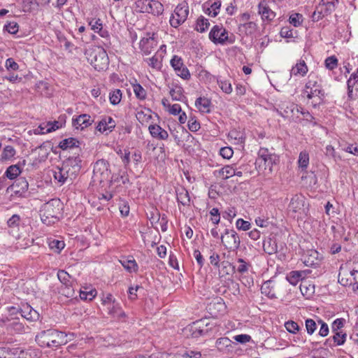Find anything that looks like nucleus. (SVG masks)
<instances>
[{"mask_svg":"<svg viewBox=\"0 0 358 358\" xmlns=\"http://www.w3.org/2000/svg\"><path fill=\"white\" fill-rule=\"evenodd\" d=\"M188 128L192 132H196L200 129V124L194 118H191L188 121Z\"/></svg>","mask_w":358,"mask_h":358,"instance_id":"338daca9","label":"nucleus"},{"mask_svg":"<svg viewBox=\"0 0 358 358\" xmlns=\"http://www.w3.org/2000/svg\"><path fill=\"white\" fill-rule=\"evenodd\" d=\"M303 15L300 13H293L289 16V23L293 26L297 27H299L303 22Z\"/></svg>","mask_w":358,"mask_h":358,"instance_id":"a18cd8bd","label":"nucleus"},{"mask_svg":"<svg viewBox=\"0 0 358 358\" xmlns=\"http://www.w3.org/2000/svg\"><path fill=\"white\" fill-rule=\"evenodd\" d=\"M196 106L202 113H210V101L206 97H199L195 101Z\"/></svg>","mask_w":358,"mask_h":358,"instance_id":"393cba45","label":"nucleus"},{"mask_svg":"<svg viewBox=\"0 0 358 358\" xmlns=\"http://www.w3.org/2000/svg\"><path fill=\"white\" fill-rule=\"evenodd\" d=\"M8 328L10 331L17 334H22L25 331L24 324L19 321H13L8 324Z\"/></svg>","mask_w":358,"mask_h":358,"instance_id":"e433bc0d","label":"nucleus"},{"mask_svg":"<svg viewBox=\"0 0 358 358\" xmlns=\"http://www.w3.org/2000/svg\"><path fill=\"white\" fill-rule=\"evenodd\" d=\"M54 178L57 180L61 185L64 184L66 182H69L67 178H66L65 174H64V171L62 167H57L56 170L54 172Z\"/></svg>","mask_w":358,"mask_h":358,"instance_id":"a19ab883","label":"nucleus"},{"mask_svg":"<svg viewBox=\"0 0 358 358\" xmlns=\"http://www.w3.org/2000/svg\"><path fill=\"white\" fill-rule=\"evenodd\" d=\"M189 15V6L186 1L179 3L174 10L170 18V24L173 27H178L182 24L187 18Z\"/></svg>","mask_w":358,"mask_h":358,"instance_id":"1a4fd4ad","label":"nucleus"},{"mask_svg":"<svg viewBox=\"0 0 358 358\" xmlns=\"http://www.w3.org/2000/svg\"><path fill=\"white\" fill-rule=\"evenodd\" d=\"M262 293L270 299L276 298V291L273 280H267L261 287Z\"/></svg>","mask_w":358,"mask_h":358,"instance_id":"412c9836","label":"nucleus"},{"mask_svg":"<svg viewBox=\"0 0 358 358\" xmlns=\"http://www.w3.org/2000/svg\"><path fill=\"white\" fill-rule=\"evenodd\" d=\"M236 226L238 229H241L243 231L249 230L250 228V223L248 221H245L241 218H239L236 220Z\"/></svg>","mask_w":358,"mask_h":358,"instance_id":"13d9d810","label":"nucleus"},{"mask_svg":"<svg viewBox=\"0 0 358 358\" xmlns=\"http://www.w3.org/2000/svg\"><path fill=\"white\" fill-rule=\"evenodd\" d=\"M348 96L350 99H355L358 97V79L350 76L347 82Z\"/></svg>","mask_w":358,"mask_h":358,"instance_id":"6ab92c4d","label":"nucleus"},{"mask_svg":"<svg viewBox=\"0 0 358 358\" xmlns=\"http://www.w3.org/2000/svg\"><path fill=\"white\" fill-rule=\"evenodd\" d=\"M318 252L316 250H310L308 252V255L304 257L303 263L307 266H311L317 264L316 261L317 260Z\"/></svg>","mask_w":358,"mask_h":358,"instance_id":"c756f323","label":"nucleus"},{"mask_svg":"<svg viewBox=\"0 0 358 358\" xmlns=\"http://www.w3.org/2000/svg\"><path fill=\"white\" fill-rule=\"evenodd\" d=\"M210 215L211 216V221L213 224H217L220 220V215L219 213V210L217 208H213L210 211Z\"/></svg>","mask_w":358,"mask_h":358,"instance_id":"052dcab7","label":"nucleus"},{"mask_svg":"<svg viewBox=\"0 0 358 358\" xmlns=\"http://www.w3.org/2000/svg\"><path fill=\"white\" fill-rule=\"evenodd\" d=\"M64 246L65 244L63 241L53 239L49 242L50 248L57 253H59Z\"/></svg>","mask_w":358,"mask_h":358,"instance_id":"58836bf2","label":"nucleus"},{"mask_svg":"<svg viewBox=\"0 0 358 358\" xmlns=\"http://www.w3.org/2000/svg\"><path fill=\"white\" fill-rule=\"evenodd\" d=\"M145 62L150 67L156 70H160L162 66V57L156 55L150 58L146 59Z\"/></svg>","mask_w":358,"mask_h":358,"instance_id":"72a5a7b5","label":"nucleus"},{"mask_svg":"<svg viewBox=\"0 0 358 358\" xmlns=\"http://www.w3.org/2000/svg\"><path fill=\"white\" fill-rule=\"evenodd\" d=\"M325 67L329 70H334L338 66V59L335 56L327 57L324 61Z\"/></svg>","mask_w":358,"mask_h":358,"instance_id":"de8ad7c7","label":"nucleus"},{"mask_svg":"<svg viewBox=\"0 0 358 358\" xmlns=\"http://www.w3.org/2000/svg\"><path fill=\"white\" fill-rule=\"evenodd\" d=\"M326 155L331 157L335 162L341 160V157L336 154L334 147L331 145L326 147Z\"/></svg>","mask_w":358,"mask_h":358,"instance_id":"bf43d9fd","label":"nucleus"},{"mask_svg":"<svg viewBox=\"0 0 358 358\" xmlns=\"http://www.w3.org/2000/svg\"><path fill=\"white\" fill-rule=\"evenodd\" d=\"M39 353L38 351L36 352L34 350H22L20 352V358H38Z\"/></svg>","mask_w":358,"mask_h":358,"instance_id":"3c124183","label":"nucleus"},{"mask_svg":"<svg viewBox=\"0 0 358 358\" xmlns=\"http://www.w3.org/2000/svg\"><path fill=\"white\" fill-rule=\"evenodd\" d=\"M170 63L178 76L185 80H188L190 78L189 71L184 65L181 57L174 55L171 59Z\"/></svg>","mask_w":358,"mask_h":358,"instance_id":"f8f14e48","label":"nucleus"},{"mask_svg":"<svg viewBox=\"0 0 358 358\" xmlns=\"http://www.w3.org/2000/svg\"><path fill=\"white\" fill-rule=\"evenodd\" d=\"M85 55L87 61L94 69L100 71L108 68L109 59L106 51L100 46H95L86 50Z\"/></svg>","mask_w":358,"mask_h":358,"instance_id":"f03ea898","label":"nucleus"},{"mask_svg":"<svg viewBox=\"0 0 358 358\" xmlns=\"http://www.w3.org/2000/svg\"><path fill=\"white\" fill-rule=\"evenodd\" d=\"M59 206L60 202L57 199H52L43 206L40 215L44 224H50L58 219V215L60 213Z\"/></svg>","mask_w":358,"mask_h":358,"instance_id":"20e7f679","label":"nucleus"},{"mask_svg":"<svg viewBox=\"0 0 358 358\" xmlns=\"http://www.w3.org/2000/svg\"><path fill=\"white\" fill-rule=\"evenodd\" d=\"M220 176L224 180H227L235 175V169L231 166H224L219 171Z\"/></svg>","mask_w":358,"mask_h":358,"instance_id":"c9c22d12","label":"nucleus"},{"mask_svg":"<svg viewBox=\"0 0 358 358\" xmlns=\"http://www.w3.org/2000/svg\"><path fill=\"white\" fill-rule=\"evenodd\" d=\"M122 266L129 272L136 271L138 265L135 259L131 257L129 259L120 260Z\"/></svg>","mask_w":358,"mask_h":358,"instance_id":"cd10ccee","label":"nucleus"},{"mask_svg":"<svg viewBox=\"0 0 358 358\" xmlns=\"http://www.w3.org/2000/svg\"><path fill=\"white\" fill-rule=\"evenodd\" d=\"M216 325L214 322L210 321L208 318H203L193 322L189 326V331L192 332L193 337H199L208 334L212 331Z\"/></svg>","mask_w":358,"mask_h":358,"instance_id":"0eeeda50","label":"nucleus"},{"mask_svg":"<svg viewBox=\"0 0 358 358\" xmlns=\"http://www.w3.org/2000/svg\"><path fill=\"white\" fill-rule=\"evenodd\" d=\"M304 204V198L301 195L294 196L289 203V209L294 213L302 208Z\"/></svg>","mask_w":358,"mask_h":358,"instance_id":"4be33fe9","label":"nucleus"},{"mask_svg":"<svg viewBox=\"0 0 358 358\" xmlns=\"http://www.w3.org/2000/svg\"><path fill=\"white\" fill-rule=\"evenodd\" d=\"M109 164L104 159H99L96 162L93 169L92 179L94 182L102 183L110 178V171L108 169Z\"/></svg>","mask_w":358,"mask_h":358,"instance_id":"6e6552de","label":"nucleus"},{"mask_svg":"<svg viewBox=\"0 0 358 358\" xmlns=\"http://www.w3.org/2000/svg\"><path fill=\"white\" fill-rule=\"evenodd\" d=\"M35 340L41 347L49 348H57L67 342L66 334L52 329L41 331L36 336Z\"/></svg>","mask_w":358,"mask_h":358,"instance_id":"f257e3e1","label":"nucleus"},{"mask_svg":"<svg viewBox=\"0 0 358 358\" xmlns=\"http://www.w3.org/2000/svg\"><path fill=\"white\" fill-rule=\"evenodd\" d=\"M258 13L263 20L271 21L275 17V13L267 6L265 1H262L258 5Z\"/></svg>","mask_w":358,"mask_h":358,"instance_id":"dca6fc26","label":"nucleus"},{"mask_svg":"<svg viewBox=\"0 0 358 358\" xmlns=\"http://www.w3.org/2000/svg\"><path fill=\"white\" fill-rule=\"evenodd\" d=\"M59 293L67 298H71L74 296V289L71 285H62L59 288Z\"/></svg>","mask_w":358,"mask_h":358,"instance_id":"49530a36","label":"nucleus"},{"mask_svg":"<svg viewBox=\"0 0 358 358\" xmlns=\"http://www.w3.org/2000/svg\"><path fill=\"white\" fill-rule=\"evenodd\" d=\"M122 99V92L120 90H115L110 93L109 99L113 105L118 104Z\"/></svg>","mask_w":358,"mask_h":358,"instance_id":"c03bdc74","label":"nucleus"},{"mask_svg":"<svg viewBox=\"0 0 358 358\" xmlns=\"http://www.w3.org/2000/svg\"><path fill=\"white\" fill-rule=\"evenodd\" d=\"M153 43L154 39L151 37L143 38L141 40L140 48L145 55H148L150 53L151 50L150 48L153 44Z\"/></svg>","mask_w":358,"mask_h":358,"instance_id":"2f4dec72","label":"nucleus"},{"mask_svg":"<svg viewBox=\"0 0 358 358\" xmlns=\"http://www.w3.org/2000/svg\"><path fill=\"white\" fill-rule=\"evenodd\" d=\"M57 277H58V279L59 280V281L61 282V283L62 284V285H71V275L65 271H64V270L59 271L57 273Z\"/></svg>","mask_w":358,"mask_h":358,"instance_id":"ea45409f","label":"nucleus"},{"mask_svg":"<svg viewBox=\"0 0 358 358\" xmlns=\"http://www.w3.org/2000/svg\"><path fill=\"white\" fill-rule=\"evenodd\" d=\"M94 122L90 115L88 114H82L76 119L73 120V125L76 129H80L81 130L90 126Z\"/></svg>","mask_w":358,"mask_h":358,"instance_id":"f3484780","label":"nucleus"},{"mask_svg":"<svg viewBox=\"0 0 358 358\" xmlns=\"http://www.w3.org/2000/svg\"><path fill=\"white\" fill-rule=\"evenodd\" d=\"M133 90L136 96V97L139 99H145L146 97V91L140 84H134L133 85Z\"/></svg>","mask_w":358,"mask_h":358,"instance_id":"79ce46f5","label":"nucleus"},{"mask_svg":"<svg viewBox=\"0 0 358 358\" xmlns=\"http://www.w3.org/2000/svg\"><path fill=\"white\" fill-rule=\"evenodd\" d=\"M285 327L287 331L291 334H296L299 330V326L296 322L289 320L285 323Z\"/></svg>","mask_w":358,"mask_h":358,"instance_id":"8fccbe9b","label":"nucleus"},{"mask_svg":"<svg viewBox=\"0 0 358 358\" xmlns=\"http://www.w3.org/2000/svg\"><path fill=\"white\" fill-rule=\"evenodd\" d=\"M303 271H294L290 272L287 279L290 284L296 285L303 278Z\"/></svg>","mask_w":358,"mask_h":358,"instance_id":"f704fd0d","label":"nucleus"},{"mask_svg":"<svg viewBox=\"0 0 358 358\" xmlns=\"http://www.w3.org/2000/svg\"><path fill=\"white\" fill-rule=\"evenodd\" d=\"M263 248L264 252L268 255L275 254L278 250L276 241L271 238H266L264 241Z\"/></svg>","mask_w":358,"mask_h":358,"instance_id":"b1692460","label":"nucleus"},{"mask_svg":"<svg viewBox=\"0 0 358 358\" xmlns=\"http://www.w3.org/2000/svg\"><path fill=\"white\" fill-rule=\"evenodd\" d=\"M21 173V170L17 164L8 166L4 173V176L10 180L16 178Z\"/></svg>","mask_w":358,"mask_h":358,"instance_id":"c85d7f7f","label":"nucleus"},{"mask_svg":"<svg viewBox=\"0 0 358 358\" xmlns=\"http://www.w3.org/2000/svg\"><path fill=\"white\" fill-rule=\"evenodd\" d=\"M89 24L91 27V29L94 32H98L99 31H101V29L103 27L101 21L100 19H92L90 21Z\"/></svg>","mask_w":358,"mask_h":358,"instance_id":"4d7b16f0","label":"nucleus"},{"mask_svg":"<svg viewBox=\"0 0 358 358\" xmlns=\"http://www.w3.org/2000/svg\"><path fill=\"white\" fill-rule=\"evenodd\" d=\"M221 241L224 248L229 251H236L241 243L240 238L234 229H225L221 236Z\"/></svg>","mask_w":358,"mask_h":358,"instance_id":"9d476101","label":"nucleus"},{"mask_svg":"<svg viewBox=\"0 0 358 358\" xmlns=\"http://www.w3.org/2000/svg\"><path fill=\"white\" fill-rule=\"evenodd\" d=\"M332 338L334 340V343H336V345H341L345 341L346 334H341V332H336L332 336Z\"/></svg>","mask_w":358,"mask_h":358,"instance_id":"864d4df0","label":"nucleus"},{"mask_svg":"<svg viewBox=\"0 0 358 358\" xmlns=\"http://www.w3.org/2000/svg\"><path fill=\"white\" fill-rule=\"evenodd\" d=\"M279 161V157L274 153H271L267 148H262L259 150L258 157L255 165L259 171H266L271 173L273 171V165Z\"/></svg>","mask_w":358,"mask_h":358,"instance_id":"7ed1b4c3","label":"nucleus"},{"mask_svg":"<svg viewBox=\"0 0 358 358\" xmlns=\"http://www.w3.org/2000/svg\"><path fill=\"white\" fill-rule=\"evenodd\" d=\"M298 163L301 169H306L309 164V155L306 152H301L299 156Z\"/></svg>","mask_w":358,"mask_h":358,"instance_id":"37998d69","label":"nucleus"},{"mask_svg":"<svg viewBox=\"0 0 358 358\" xmlns=\"http://www.w3.org/2000/svg\"><path fill=\"white\" fill-rule=\"evenodd\" d=\"M177 200L183 206H189L190 203V197L187 190L182 189L177 194Z\"/></svg>","mask_w":358,"mask_h":358,"instance_id":"4c0bfd02","label":"nucleus"},{"mask_svg":"<svg viewBox=\"0 0 358 358\" xmlns=\"http://www.w3.org/2000/svg\"><path fill=\"white\" fill-rule=\"evenodd\" d=\"M256 29L257 24L254 22L241 23L238 26L239 31L244 33L246 35L252 34Z\"/></svg>","mask_w":358,"mask_h":358,"instance_id":"bb28decb","label":"nucleus"},{"mask_svg":"<svg viewBox=\"0 0 358 358\" xmlns=\"http://www.w3.org/2000/svg\"><path fill=\"white\" fill-rule=\"evenodd\" d=\"M338 3V0H321L318 5V12L322 13L324 16L330 15L334 11Z\"/></svg>","mask_w":358,"mask_h":358,"instance_id":"2eb2a0df","label":"nucleus"},{"mask_svg":"<svg viewBox=\"0 0 358 358\" xmlns=\"http://www.w3.org/2000/svg\"><path fill=\"white\" fill-rule=\"evenodd\" d=\"M64 174L72 182L81 169V159L78 157H71L66 159L62 165Z\"/></svg>","mask_w":358,"mask_h":358,"instance_id":"39448f33","label":"nucleus"},{"mask_svg":"<svg viewBox=\"0 0 358 358\" xmlns=\"http://www.w3.org/2000/svg\"><path fill=\"white\" fill-rule=\"evenodd\" d=\"M29 183L25 178H17L11 185L8 188L13 192L15 194L22 195L28 189Z\"/></svg>","mask_w":358,"mask_h":358,"instance_id":"ddd939ff","label":"nucleus"},{"mask_svg":"<svg viewBox=\"0 0 358 358\" xmlns=\"http://www.w3.org/2000/svg\"><path fill=\"white\" fill-rule=\"evenodd\" d=\"M222 271L227 275L231 274L235 271V267L229 262H222L221 263Z\"/></svg>","mask_w":358,"mask_h":358,"instance_id":"603ef678","label":"nucleus"},{"mask_svg":"<svg viewBox=\"0 0 358 358\" xmlns=\"http://www.w3.org/2000/svg\"><path fill=\"white\" fill-rule=\"evenodd\" d=\"M233 150L229 147L222 148L220 150V155L224 159H230L233 155Z\"/></svg>","mask_w":358,"mask_h":358,"instance_id":"0e129e2a","label":"nucleus"},{"mask_svg":"<svg viewBox=\"0 0 358 358\" xmlns=\"http://www.w3.org/2000/svg\"><path fill=\"white\" fill-rule=\"evenodd\" d=\"M209 38L215 44H224L226 42L233 43L232 40L229 39L228 32L222 25H215L209 33Z\"/></svg>","mask_w":358,"mask_h":358,"instance_id":"9b49d317","label":"nucleus"},{"mask_svg":"<svg viewBox=\"0 0 358 358\" xmlns=\"http://www.w3.org/2000/svg\"><path fill=\"white\" fill-rule=\"evenodd\" d=\"M308 72V67L303 60H300L296 64L292 67L291 70V76H303Z\"/></svg>","mask_w":358,"mask_h":358,"instance_id":"5701e85b","label":"nucleus"},{"mask_svg":"<svg viewBox=\"0 0 358 358\" xmlns=\"http://www.w3.org/2000/svg\"><path fill=\"white\" fill-rule=\"evenodd\" d=\"M5 66L8 71H16L19 69V65L14 61L13 58H8L6 59Z\"/></svg>","mask_w":358,"mask_h":358,"instance_id":"69168bd1","label":"nucleus"},{"mask_svg":"<svg viewBox=\"0 0 358 358\" xmlns=\"http://www.w3.org/2000/svg\"><path fill=\"white\" fill-rule=\"evenodd\" d=\"M170 95L173 100L181 101L182 95V88L180 87H176L170 90Z\"/></svg>","mask_w":358,"mask_h":358,"instance_id":"09e8293b","label":"nucleus"},{"mask_svg":"<svg viewBox=\"0 0 358 358\" xmlns=\"http://www.w3.org/2000/svg\"><path fill=\"white\" fill-rule=\"evenodd\" d=\"M151 136L154 138L166 140L169 137L167 131L157 124H151L148 127Z\"/></svg>","mask_w":358,"mask_h":358,"instance_id":"aec40b11","label":"nucleus"},{"mask_svg":"<svg viewBox=\"0 0 358 358\" xmlns=\"http://www.w3.org/2000/svg\"><path fill=\"white\" fill-rule=\"evenodd\" d=\"M16 151L14 148L11 145H6L0 156V162L3 163L5 162L10 160L15 155Z\"/></svg>","mask_w":358,"mask_h":358,"instance_id":"a878e982","label":"nucleus"},{"mask_svg":"<svg viewBox=\"0 0 358 358\" xmlns=\"http://www.w3.org/2000/svg\"><path fill=\"white\" fill-rule=\"evenodd\" d=\"M136 10L140 13H152L159 15L164 11V6L156 0H138L136 3Z\"/></svg>","mask_w":358,"mask_h":358,"instance_id":"423d86ee","label":"nucleus"},{"mask_svg":"<svg viewBox=\"0 0 358 358\" xmlns=\"http://www.w3.org/2000/svg\"><path fill=\"white\" fill-rule=\"evenodd\" d=\"M96 295L95 289L90 290V292L80 291V298L82 300H92Z\"/></svg>","mask_w":358,"mask_h":358,"instance_id":"5fc2aeb1","label":"nucleus"},{"mask_svg":"<svg viewBox=\"0 0 358 358\" xmlns=\"http://www.w3.org/2000/svg\"><path fill=\"white\" fill-rule=\"evenodd\" d=\"M20 217L18 215H13L7 222L8 227H16L19 225Z\"/></svg>","mask_w":358,"mask_h":358,"instance_id":"774afa93","label":"nucleus"},{"mask_svg":"<svg viewBox=\"0 0 358 358\" xmlns=\"http://www.w3.org/2000/svg\"><path fill=\"white\" fill-rule=\"evenodd\" d=\"M209 6L213 10L212 17H216L220 13V7H221V1L220 0H215L214 2L210 3Z\"/></svg>","mask_w":358,"mask_h":358,"instance_id":"6e6d98bb","label":"nucleus"},{"mask_svg":"<svg viewBox=\"0 0 358 358\" xmlns=\"http://www.w3.org/2000/svg\"><path fill=\"white\" fill-rule=\"evenodd\" d=\"M78 145L79 141L74 138H69L64 139L59 144V147L62 150H66L67 148L78 147Z\"/></svg>","mask_w":358,"mask_h":358,"instance_id":"7c9ffc66","label":"nucleus"},{"mask_svg":"<svg viewBox=\"0 0 358 358\" xmlns=\"http://www.w3.org/2000/svg\"><path fill=\"white\" fill-rule=\"evenodd\" d=\"M21 316L29 321H37L39 317V313L29 305L26 304L20 310Z\"/></svg>","mask_w":358,"mask_h":358,"instance_id":"a211bd4d","label":"nucleus"},{"mask_svg":"<svg viewBox=\"0 0 358 358\" xmlns=\"http://www.w3.org/2000/svg\"><path fill=\"white\" fill-rule=\"evenodd\" d=\"M306 327L307 333L310 335L313 334L316 329V323L312 319H307L306 320Z\"/></svg>","mask_w":358,"mask_h":358,"instance_id":"680f3d73","label":"nucleus"},{"mask_svg":"<svg viewBox=\"0 0 358 358\" xmlns=\"http://www.w3.org/2000/svg\"><path fill=\"white\" fill-rule=\"evenodd\" d=\"M210 23L208 20L203 16H200L196 20L195 29L201 33H203L206 29H208Z\"/></svg>","mask_w":358,"mask_h":358,"instance_id":"473e14b6","label":"nucleus"},{"mask_svg":"<svg viewBox=\"0 0 358 358\" xmlns=\"http://www.w3.org/2000/svg\"><path fill=\"white\" fill-rule=\"evenodd\" d=\"M4 29L10 34H16L18 31V24L17 22H9L4 26Z\"/></svg>","mask_w":358,"mask_h":358,"instance_id":"e2e57ef3","label":"nucleus"},{"mask_svg":"<svg viewBox=\"0 0 358 358\" xmlns=\"http://www.w3.org/2000/svg\"><path fill=\"white\" fill-rule=\"evenodd\" d=\"M234 342L227 337L218 338L215 342V346L220 352L229 354L234 350Z\"/></svg>","mask_w":358,"mask_h":358,"instance_id":"4468645a","label":"nucleus"}]
</instances>
